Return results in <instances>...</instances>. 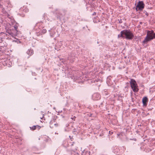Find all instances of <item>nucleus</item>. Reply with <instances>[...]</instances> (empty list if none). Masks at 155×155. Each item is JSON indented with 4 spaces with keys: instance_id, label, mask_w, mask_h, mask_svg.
<instances>
[{
    "instance_id": "obj_1",
    "label": "nucleus",
    "mask_w": 155,
    "mask_h": 155,
    "mask_svg": "<svg viewBox=\"0 0 155 155\" xmlns=\"http://www.w3.org/2000/svg\"><path fill=\"white\" fill-rule=\"evenodd\" d=\"M155 38V33L153 30L149 31H147V36L143 41V43H145L147 42L150 41Z\"/></svg>"
},
{
    "instance_id": "obj_2",
    "label": "nucleus",
    "mask_w": 155,
    "mask_h": 155,
    "mask_svg": "<svg viewBox=\"0 0 155 155\" xmlns=\"http://www.w3.org/2000/svg\"><path fill=\"white\" fill-rule=\"evenodd\" d=\"M124 38L127 40H132L134 37V35L133 33L130 31L128 30H123Z\"/></svg>"
},
{
    "instance_id": "obj_3",
    "label": "nucleus",
    "mask_w": 155,
    "mask_h": 155,
    "mask_svg": "<svg viewBox=\"0 0 155 155\" xmlns=\"http://www.w3.org/2000/svg\"><path fill=\"white\" fill-rule=\"evenodd\" d=\"M131 87L133 91L134 92H137L139 91L138 86L136 81L133 79H131L130 81Z\"/></svg>"
},
{
    "instance_id": "obj_4",
    "label": "nucleus",
    "mask_w": 155,
    "mask_h": 155,
    "mask_svg": "<svg viewBox=\"0 0 155 155\" xmlns=\"http://www.w3.org/2000/svg\"><path fill=\"white\" fill-rule=\"evenodd\" d=\"M20 32L19 31H18L17 30H16L13 29V28L12 30H8L7 31V33L8 34L7 35H10L12 37H15V36H17Z\"/></svg>"
},
{
    "instance_id": "obj_5",
    "label": "nucleus",
    "mask_w": 155,
    "mask_h": 155,
    "mask_svg": "<svg viewBox=\"0 0 155 155\" xmlns=\"http://www.w3.org/2000/svg\"><path fill=\"white\" fill-rule=\"evenodd\" d=\"M144 4L143 1H139L136 7V11L142 10L144 8Z\"/></svg>"
},
{
    "instance_id": "obj_6",
    "label": "nucleus",
    "mask_w": 155,
    "mask_h": 155,
    "mask_svg": "<svg viewBox=\"0 0 155 155\" xmlns=\"http://www.w3.org/2000/svg\"><path fill=\"white\" fill-rule=\"evenodd\" d=\"M49 31L51 32L50 35L51 37L53 38L55 37H58L59 36V35L58 34H56L55 29H51V31L49 30Z\"/></svg>"
},
{
    "instance_id": "obj_7",
    "label": "nucleus",
    "mask_w": 155,
    "mask_h": 155,
    "mask_svg": "<svg viewBox=\"0 0 155 155\" xmlns=\"http://www.w3.org/2000/svg\"><path fill=\"white\" fill-rule=\"evenodd\" d=\"M92 98L94 100H98L101 98V96L98 93H94L92 95Z\"/></svg>"
},
{
    "instance_id": "obj_8",
    "label": "nucleus",
    "mask_w": 155,
    "mask_h": 155,
    "mask_svg": "<svg viewBox=\"0 0 155 155\" xmlns=\"http://www.w3.org/2000/svg\"><path fill=\"white\" fill-rule=\"evenodd\" d=\"M148 99L147 97H143L142 99V103L143 106H146L148 102Z\"/></svg>"
},
{
    "instance_id": "obj_9",
    "label": "nucleus",
    "mask_w": 155,
    "mask_h": 155,
    "mask_svg": "<svg viewBox=\"0 0 155 155\" xmlns=\"http://www.w3.org/2000/svg\"><path fill=\"white\" fill-rule=\"evenodd\" d=\"M55 121V120L54 119H53L50 121V126L51 128H53L54 127V126L53 125Z\"/></svg>"
},
{
    "instance_id": "obj_10",
    "label": "nucleus",
    "mask_w": 155,
    "mask_h": 155,
    "mask_svg": "<svg viewBox=\"0 0 155 155\" xmlns=\"http://www.w3.org/2000/svg\"><path fill=\"white\" fill-rule=\"evenodd\" d=\"M29 55H31L33 54V51L32 49H29L26 52Z\"/></svg>"
},
{
    "instance_id": "obj_11",
    "label": "nucleus",
    "mask_w": 155,
    "mask_h": 155,
    "mask_svg": "<svg viewBox=\"0 0 155 155\" xmlns=\"http://www.w3.org/2000/svg\"><path fill=\"white\" fill-rule=\"evenodd\" d=\"M118 38H120V37L124 38V32L123 30L121 31L120 34H119L118 35Z\"/></svg>"
},
{
    "instance_id": "obj_12",
    "label": "nucleus",
    "mask_w": 155,
    "mask_h": 155,
    "mask_svg": "<svg viewBox=\"0 0 155 155\" xmlns=\"http://www.w3.org/2000/svg\"><path fill=\"white\" fill-rule=\"evenodd\" d=\"M6 34L3 32H1L0 33V38L2 39L4 37H5V36H6Z\"/></svg>"
},
{
    "instance_id": "obj_13",
    "label": "nucleus",
    "mask_w": 155,
    "mask_h": 155,
    "mask_svg": "<svg viewBox=\"0 0 155 155\" xmlns=\"http://www.w3.org/2000/svg\"><path fill=\"white\" fill-rule=\"evenodd\" d=\"M99 21L98 18L97 17H94L93 19V22L94 23H96Z\"/></svg>"
},
{
    "instance_id": "obj_14",
    "label": "nucleus",
    "mask_w": 155,
    "mask_h": 155,
    "mask_svg": "<svg viewBox=\"0 0 155 155\" xmlns=\"http://www.w3.org/2000/svg\"><path fill=\"white\" fill-rule=\"evenodd\" d=\"M58 47L59 48H61L62 45V43L61 41H60L58 42L57 45Z\"/></svg>"
},
{
    "instance_id": "obj_15",
    "label": "nucleus",
    "mask_w": 155,
    "mask_h": 155,
    "mask_svg": "<svg viewBox=\"0 0 155 155\" xmlns=\"http://www.w3.org/2000/svg\"><path fill=\"white\" fill-rule=\"evenodd\" d=\"M53 125L54 126V127H57L59 126V124L58 123L55 122L54 123Z\"/></svg>"
},
{
    "instance_id": "obj_16",
    "label": "nucleus",
    "mask_w": 155,
    "mask_h": 155,
    "mask_svg": "<svg viewBox=\"0 0 155 155\" xmlns=\"http://www.w3.org/2000/svg\"><path fill=\"white\" fill-rule=\"evenodd\" d=\"M13 27L15 30H17L18 28V26L16 25H13Z\"/></svg>"
},
{
    "instance_id": "obj_17",
    "label": "nucleus",
    "mask_w": 155,
    "mask_h": 155,
    "mask_svg": "<svg viewBox=\"0 0 155 155\" xmlns=\"http://www.w3.org/2000/svg\"><path fill=\"white\" fill-rule=\"evenodd\" d=\"M46 31H47V30H46V29H43L41 30V33L43 34L45 33L46 32Z\"/></svg>"
},
{
    "instance_id": "obj_18",
    "label": "nucleus",
    "mask_w": 155,
    "mask_h": 155,
    "mask_svg": "<svg viewBox=\"0 0 155 155\" xmlns=\"http://www.w3.org/2000/svg\"><path fill=\"white\" fill-rule=\"evenodd\" d=\"M36 126H34L32 127H31V129H32V130H34L36 129Z\"/></svg>"
},
{
    "instance_id": "obj_19",
    "label": "nucleus",
    "mask_w": 155,
    "mask_h": 155,
    "mask_svg": "<svg viewBox=\"0 0 155 155\" xmlns=\"http://www.w3.org/2000/svg\"><path fill=\"white\" fill-rule=\"evenodd\" d=\"M144 13H145V15H146L147 16H148L149 15L148 13L146 11L144 12Z\"/></svg>"
},
{
    "instance_id": "obj_20",
    "label": "nucleus",
    "mask_w": 155,
    "mask_h": 155,
    "mask_svg": "<svg viewBox=\"0 0 155 155\" xmlns=\"http://www.w3.org/2000/svg\"><path fill=\"white\" fill-rule=\"evenodd\" d=\"M118 21H119V23H121L122 22V20L120 19H120H118Z\"/></svg>"
},
{
    "instance_id": "obj_21",
    "label": "nucleus",
    "mask_w": 155,
    "mask_h": 155,
    "mask_svg": "<svg viewBox=\"0 0 155 155\" xmlns=\"http://www.w3.org/2000/svg\"><path fill=\"white\" fill-rule=\"evenodd\" d=\"M96 13L95 12H94L93 13L92 15H96Z\"/></svg>"
},
{
    "instance_id": "obj_22",
    "label": "nucleus",
    "mask_w": 155,
    "mask_h": 155,
    "mask_svg": "<svg viewBox=\"0 0 155 155\" xmlns=\"http://www.w3.org/2000/svg\"><path fill=\"white\" fill-rule=\"evenodd\" d=\"M109 134H113V132H111L110 131H109Z\"/></svg>"
},
{
    "instance_id": "obj_23",
    "label": "nucleus",
    "mask_w": 155,
    "mask_h": 155,
    "mask_svg": "<svg viewBox=\"0 0 155 155\" xmlns=\"http://www.w3.org/2000/svg\"><path fill=\"white\" fill-rule=\"evenodd\" d=\"M135 140V141H136V139H135H135H130V140Z\"/></svg>"
},
{
    "instance_id": "obj_24",
    "label": "nucleus",
    "mask_w": 155,
    "mask_h": 155,
    "mask_svg": "<svg viewBox=\"0 0 155 155\" xmlns=\"http://www.w3.org/2000/svg\"><path fill=\"white\" fill-rule=\"evenodd\" d=\"M28 9H26V10H25V12H28Z\"/></svg>"
},
{
    "instance_id": "obj_25",
    "label": "nucleus",
    "mask_w": 155,
    "mask_h": 155,
    "mask_svg": "<svg viewBox=\"0 0 155 155\" xmlns=\"http://www.w3.org/2000/svg\"><path fill=\"white\" fill-rule=\"evenodd\" d=\"M35 73H32V75H35Z\"/></svg>"
},
{
    "instance_id": "obj_26",
    "label": "nucleus",
    "mask_w": 155,
    "mask_h": 155,
    "mask_svg": "<svg viewBox=\"0 0 155 155\" xmlns=\"http://www.w3.org/2000/svg\"><path fill=\"white\" fill-rule=\"evenodd\" d=\"M92 114H90V115L89 116V117H91V116H92Z\"/></svg>"
},
{
    "instance_id": "obj_27",
    "label": "nucleus",
    "mask_w": 155,
    "mask_h": 155,
    "mask_svg": "<svg viewBox=\"0 0 155 155\" xmlns=\"http://www.w3.org/2000/svg\"><path fill=\"white\" fill-rule=\"evenodd\" d=\"M38 126V127H39V128H38L39 129H40V126Z\"/></svg>"
},
{
    "instance_id": "obj_28",
    "label": "nucleus",
    "mask_w": 155,
    "mask_h": 155,
    "mask_svg": "<svg viewBox=\"0 0 155 155\" xmlns=\"http://www.w3.org/2000/svg\"><path fill=\"white\" fill-rule=\"evenodd\" d=\"M84 0V1L86 2V1H87V0Z\"/></svg>"
},
{
    "instance_id": "obj_29",
    "label": "nucleus",
    "mask_w": 155,
    "mask_h": 155,
    "mask_svg": "<svg viewBox=\"0 0 155 155\" xmlns=\"http://www.w3.org/2000/svg\"><path fill=\"white\" fill-rule=\"evenodd\" d=\"M22 16H24V15H23Z\"/></svg>"
}]
</instances>
